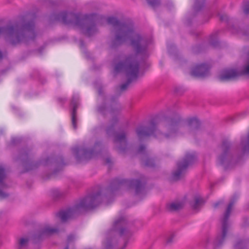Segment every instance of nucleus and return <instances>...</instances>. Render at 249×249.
Wrapping results in <instances>:
<instances>
[{
    "instance_id": "13",
    "label": "nucleus",
    "mask_w": 249,
    "mask_h": 249,
    "mask_svg": "<svg viewBox=\"0 0 249 249\" xmlns=\"http://www.w3.org/2000/svg\"><path fill=\"white\" fill-rule=\"evenodd\" d=\"M218 45V32L215 31L212 33L208 37L207 43H203L201 47L200 45H196L193 48L194 51L198 53L201 51V48L206 49L209 48H215Z\"/></svg>"
},
{
    "instance_id": "30",
    "label": "nucleus",
    "mask_w": 249,
    "mask_h": 249,
    "mask_svg": "<svg viewBox=\"0 0 249 249\" xmlns=\"http://www.w3.org/2000/svg\"><path fill=\"white\" fill-rule=\"evenodd\" d=\"M74 239L75 236L73 234H71L68 235L67 239L66 246H68V247H70V245L74 242Z\"/></svg>"
},
{
    "instance_id": "32",
    "label": "nucleus",
    "mask_w": 249,
    "mask_h": 249,
    "mask_svg": "<svg viewBox=\"0 0 249 249\" xmlns=\"http://www.w3.org/2000/svg\"><path fill=\"white\" fill-rule=\"evenodd\" d=\"M232 205H233V203H231L228 208H227V211L226 212V213L225 214V220L227 219L228 218V217L230 215V213H231V208H232Z\"/></svg>"
},
{
    "instance_id": "34",
    "label": "nucleus",
    "mask_w": 249,
    "mask_h": 249,
    "mask_svg": "<svg viewBox=\"0 0 249 249\" xmlns=\"http://www.w3.org/2000/svg\"><path fill=\"white\" fill-rule=\"evenodd\" d=\"M145 146L143 144H141L138 148L137 152L139 153H142L145 152Z\"/></svg>"
},
{
    "instance_id": "12",
    "label": "nucleus",
    "mask_w": 249,
    "mask_h": 249,
    "mask_svg": "<svg viewBox=\"0 0 249 249\" xmlns=\"http://www.w3.org/2000/svg\"><path fill=\"white\" fill-rule=\"evenodd\" d=\"M102 144L100 142H96L92 148H76L74 149L75 158L78 162L84 160H89L101 154Z\"/></svg>"
},
{
    "instance_id": "3",
    "label": "nucleus",
    "mask_w": 249,
    "mask_h": 249,
    "mask_svg": "<svg viewBox=\"0 0 249 249\" xmlns=\"http://www.w3.org/2000/svg\"><path fill=\"white\" fill-rule=\"evenodd\" d=\"M50 22L61 21L65 24H71L80 27L83 34L90 36L97 32L96 20L93 15L81 18L78 14L65 12L53 13L50 17Z\"/></svg>"
},
{
    "instance_id": "19",
    "label": "nucleus",
    "mask_w": 249,
    "mask_h": 249,
    "mask_svg": "<svg viewBox=\"0 0 249 249\" xmlns=\"http://www.w3.org/2000/svg\"><path fill=\"white\" fill-rule=\"evenodd\" d=\"M206 0H196L194 7L192 16L193 17L201 11L205 7Z\"/></svg>"
},
{
    "instance_id": "15",
    "label": "nucleus",
    "mask_w": 249,
    "mask_h": 249,
    "mask_svg": "<svg viewBox=\"0 0 249 249\" xmlns=\"http://www.w3.org/2000/svg\"><path fill=\"white\" fill-rule=\"evenodd\" d=\"M79 99L78 97L73 96L71 101L70 106L71 107V123L74 129L77 128V110L79 106Z\"/></svg>"
},
{
    "instance_id": "40",
    "label": "nucleus",
    "mask_w": 249,
    "mask_h": 249,
    "mask_svg": "<svg viewBox=\"0 0 249 249\" xmlns=\"http://www.w3.org/2000/svg\"><path fill=\"white\" fill-rule=\"evenodd\" d=\"M106 163L107 164H109L111 163V160L110 158H107L105 160Z\"/></svg>"
},
{
    "instance_id": "14",
    "label": "nucleus",
    "mask_w": 249,
    "mask_h": 249,
    "mask_svg": "<svg viewBox=\"0 0 249 249\" xmlns=\"http://www.w3.org/2000/svg\"><path fill=\"white\" fill-rule=\"evenodd\" d=\"M211 66L208 63L196 65L191 71V74L197 77H204L208 75Z\"/></svg>"
},
{
    "instance_id": "26",
    "label": "nucleus",
    "mask_w": 249,
    "mask_h": 249,
    "mask_svg": "<svg viewBox=\"0 0 249 249\" xmlns=\"http://www.w3.org/2000/svg\"><path fill=\"white\" fill-rule=\"evenodd\" d=\"M28 238H21L18 241V249L25 248L28 246L29 243Z\"/></svg>"
},
{
    "instance_id": "6",
    "label": "nucleus",
    "mask_w": 249,
    "mask_h": 249,
    "mask_svg": "<svg viewBox=\"0 0 249 249\" xmlns=\"http://www.w3.org/2000/svg\"><path fill=\"white\" fill-rule=\"evenodd\" d=\"M140 67L139 62L135 60L133 54L125 56L124 59L114 64V74L117 75L124 72L127 78L126 81L120 86L122 91L126 90L132 82L137 81L139 76Z\"/></svg>"
},
{
    "instance_id": "46",
    "label": "nucleus",
    "mask_w": 249,
    "mask_h": 249,
    "mask_svg": "<svg viewBox=\"0 0 249 249\" xmlns=\"http://www.w3.org/2000/svg\"><path fill=\"white\" fill-rule=\"evenodd\" d=\"M188 23L189 24H191V21H190V19H188Z\"/></svg>"
},
{
    "instance_id": "39",
    "label": "nucleus",
    "mask_w": 249,
    "mask_h": 249,
    "mask_svg": "<svg viewBox=\"0 0 249 249\" xmlns=\"http://www.w3.org/2000/svg\"><path fill=\"white\" fill-rule=\"evenodd\" d=\"M98 93L99 95H102L104 94L103 89L102 87H100L98 89Z\"/></svg>"
},
{
    "instance_id": "28",
    "label": "nucleus",
    "mask_w": 249,
    "mask_h": 249,
    "mask_svg": "<svg viewBox=\"0 0 249 249\" xmlns=\"http://www.w3.org/2000/svg\"><path fill=\"white\" fill-rule=\"evenodd\" d=\"M147 3L153 8L157 7L160 5V0H146Z\"/></svg>"
},
{
    "instance_id": "29",
    "label": "nucleus",
    "mask_w": 249,
    "mask_h": 249,
    "mask_svg": "<svg viewBox=\"0 0 249 249\" xmlns=\"http://www.w3.org/2000/svg\"><path fill=\"white\" fill-rule=\"evenodd\" d=\"M107 110V105L105 103L99 106L98 107V111L103 115H105V111Z\"/></svg>"
},
{
    "instance_id": "17",
    "label": "nucleus",
    "mask_w": 249,
    "mask_h": 249,
    "mask_svg": "<svg viewBox=\"0 0 249 249\" xmlns=\"http://www.w3.org/2000/svg\"><path fill=\"white\" fill-rule=\"evenodd\" d=\"M118 96H112L110 98V113L111 114H117L120 112L122 109L121 106L118 103Z\"/></svg>"
},
{
    "instance_id": "38",
    "label": "nucleus",
    "mask_w": 249,
    "mask_h": 249,
    "mask_svg": "<svg viewBox=\"0 0 249 249\" xmlns=\"http://www.w3.org/2000/svg\"><path fill=\"white\" fill-rule=\"evenodd\" d=\"M244 11L246 14L249 13V3L244 6Z\"/></svg>"
},
{
    "instance_id": "5",
    "label": "nucleus",
    "mask_w": 249,
    "mask_h": 249,
    "mask_svg": "<svg viewBox=\"0 0 249 249\" xmlns=\"http://www.w3.org/2000/svg\"><path fill=\"white\" fill-rule=\"evenodd\" d=\"M181 120V118L178 115L165 118L164 121L169 129L170 133H163L157 131V124L154 120L150 121L148 126L140 125L136 129V133L140 140L144 137L152 135L158 139H168L171 136V133H175L178 131V125Z\"/></svg>"
},
{
    "instance_id": "47",
    "label": "nucleus",
    "mask_w": 249,
    "mask_h": 249,
    "mask_svg": "<svg viewBox=\"0 0 249 249\" xmlns=\"http://www.w3.org/2000/svg\"><path fill=\"white\" fill-rule=\"evenodd\" d=\"M217 205H218V203H217V202H216V203H215L214 204V207L216 208V206H217Z\"/></svg>"
},
{
    "instance_id": "44",
    "label": "nucleus",
    "mask_w": 249,
    "mask_h": 249,
    "mask_svg": "<svg viewBox=\"0 0 249 249\" xmlns=\"http://www.w3.org/2000/svg\"><path fill=\"white\" fill-rule=\"evenodd\" d=\"M64 249H70V247H68V246H66Z\"/></svg>"
},
{
    "instance_id": "11",
    "label": "nucleus",
    "mask_w": 249,
    "mask_h": 249,
    "mask_svg": "<svg viewBox=\"0 0 249 249\" xmlns=\"http://www.w3.org/2000/svg\"><path fill=\"white\" fill-rule=\"evenodd\" d=\"M197 160L195 153H186L176 164L177 169L172 174V179L177 181L183 178L188 169L193 166Z\"/></svg>"
},
{
    "instance_id": "23",
    "label": "nucleus",
    "mask_w": 249,
    "mask_h": 249,
    "mask_svg": "<svg viewBox=\"0 0 249 249\" xmlns=\"http://www.w3.org/2000/svg\"><path fill=\"white\" fill-rule=\"evenodd\" d=\"M6 178V173L5 168L0 165V187L2 188H7V185L4 182Z\"/></svg>"
},
{
    "instance_id": "49",
    "label": "nucleus",
    "mask_w": 249,
    "mask_h": 249,
    "mask_svg": "<svg viewBox=\"0 0 249 249\" xmlns=\"http://www.w3.org/2000/svg\"><path fill=\"white\" fill-rule=\"evenodd\" d=\"M218 243H219V244H220V240L219 239Z\"/></svg>"
},
{
    "instance_id": "2",
    "label": "nucleus",
    "mask_w": 249,
    "mask_h": 249,
    "mask_svg": "<svg viewBox=\"0 0 249 249\" xmlns=\"http://www.w3.org/2000/svg\"><path fill=\"white\" fill-rule=\"evenodd\" d=\"M1 35H3L5 40L13 46L22 43L27 44L34 41L37 35L33 20L0 27Z\"/></svg>"
},
{
    "instance_id": "4",
    "label": "nucleus",
    "mask_w": 249,
    "mask_h": 249,
    "mask_svg": "<svg viewBox=\"0 0 249 249\" xmlns=\"http://www.w3.org/2000/svg\"><path fill=\"white\" fill-rule=\"evenodd\" d=\"M102 193L101 189H98L96 192L80 199L72 207L59 211L56 216L60 218L62 222H66L76 215L93 210L102 202Z\"/></svg>"
},
{
    "instance_id": "24",
    "label": "nucleus",
    "mask_w": 249,
    "mask_h": 249,
    "mask_svg": "<svg viewBox=\"0 0 249 249\" xmlns=\"http://www.w3.org/2000/svg\"><path fill=\"white\" fill-rule=\"evenodd\" d=\"M42 231L44 235H51L58 232L57 229L51 228L50 227H45Z\"/></svg>"
},
{
    "instance_id": "33",
    "label": "nucleus",
    "mask_w": 249,
    "mask_h": 249,
    "mask_svg": "<svg viewBox=\"0 0 249 249\" xmlns=\"http://www.w3.org/2000/svg\"><path fill=\"white\" fill-rule=\"evenodd\" d=\"M228 226L226 223H224L223 226V230H222V238H224L226 235L227 231Z\"/></svg>"
},
{
    "instance_id": "10",
    "label": "nucleus",
    "mask_w": 249,
    "mask_h": 249,
    "mask_svg": "<svg viewBox=\"0 0 249 249\" xmlns=\"http://www.w3.org/2000/svg\"><path fill=\"white\" fill-rule=\"evenodd\" d=\"M127 225V221L124 216H121L116 220L113 225V229L114 231H118L121 236L123 235L127 236L124 239V243L123 247L121 249H124L128 243L129 232L126 228ZM117 243L118 242L115 238H108L107 240L105 249H116Z\"/></svg>"
},
{
    "instance_id": "8",
    "label": "nucleus",
    "mask_w": 249,
    "mask_h": 249,
    "mask_svg": "<svg viewBox=\"0 0 249 249\" xmlns=\"http://www.w3.org/2000/svg\"><path fill=\"white\" fill-rule=\"evenodd\" d=\"M146 184V180L142 178L141 179L130 180L120 179L116 178L112 179L109 186L105 188L104 191L101 190L102 195L103 197H105L107 199L113 198L115 192L124 185H127L129 189L134 190L135 195H139L144 191ZM100 189H102L101 188Z\"/></svg>"
},
{
    "instance_id": "31",
    "label": "nucleus",
    "mask_w": 249,
    "mask_h": 249,
    "mask_svg": "<svg viewBox=\"0 0 249 249\" xmlns=\"http://www.w3.org/2000/svg\"><path fill=\"white\" fill-rule=\"evenodd\" d=\"M185 91V89L181 87H176L174 89V92L178 95H181Z\"/></svg>"
},
{
    "instance_id": "25",
    "label": "nucleus",
    "mask_w": 249,
    "mask_h": 249,
    "mask_svg": "<svg viewBox=\"0 0 249 249\" xmlns=\"http://www.w3.org/2000/svg\"><path fill=\"white\" fill-rule=\"evenodd\" d=\"M51 193L52 197L55 200L59 199L63 197L64 196V193L63 192H60L56 189L52 190Z\"/></svg>"
},
{
    "instance_id": "45",
    "label": "nucleus",
    "mask_w": 249,
    "mask_h": 249,
    "mask_svg": "<svg viewBox=\"0 0 249 249\" xmlns=\"http://www.w3.org/2000/svg\"><path fill=\"white\" fill-rule=\"evenodd\" d=\"M59 101L60 102H62V103H64V100H63L62 99H59Z\"/></svg>"
},
{
    "instance_id": "18",
    "label": "nucleus",
    "mask_w": 249,
    "mask_h": 249,
    "mask_svg": "<svg viewBox=\"0 0 249 249\" xmlns=\"http://www.w3.org/2000/svg\"><path fill=\"white\" fill-rule=\"evenodd\" d=\"M240 74L239 72L234 70H226L220 75V79L221 80L233 79Z\"/></svg>"
},
{
    "instance_id": "37",
    "label": "nucleus",
    "mask_w": 249,
    "mask_h": 249,
    "mask_svg": "<svg viewBox=\"0 0 249 249\" xmlns=\"http://www.w3.org/2000/svg\"><path fill=\"white\" fill-rule=\"evenodd\" d=\"M213 249H216L217 246H218V239L217 237H216L214 240L213 242Z\"/></svg>"
},
{
    "instance_id": "42",
    "label": "nucleus",
    "mask_w": 249,
    "mask_h": 249,
    "mask_svg": "<svg viewBox=\"0 0 249 249\" xmlns=\"http://www.w3.org/2000/svg\"><path fill=\"white\" fill-rule=\"evenodd\" d=\"M17 141V139L14 138L12 140V143L13 144H15L16 143V141Z\"/></svg>"
},
{
    "instance_id": "1",
    "label": "nucleus",
    "mask_w": 249,
    "mask_h": 249,
    "mask_svg": "<svg viewBox=\"0 0 249 249\" xmlns=\"http://www.w3.org/2000/svg\"><path fill=\"white\" fill-rule=\"evenodd\" d=\"M108 24L116 28L114 37L111 41V47L116 49L129 39L130 45L137 54H145L148 50L147 40L139 33L134 34V27L132 22H121L116 17H108Z\"/></svg>"
},
{
    "instance_id": "22",
    "label": "nucleus",
    "mask_w": 249,
    "mask_h": 249,
    "mask_svg": "<svg viewBox=\"0 0 249 249\" xmlns=\"http://www.w3.org/2000/svg\"><path fill=\"white\" fill-rule=\"evenodd\" d=\"M205 203L203 198L199 196H196L194 197V202H190V205L193 210H198Z\"/></svg>"
},
{
    "instance_id": "7",
    "label": "nucleus",
    "mask_w": 249,
    "mask_h": 249,
    "mask_svg": "<svg viewBox=\"0 0 249 249\" xmlns=\"http://www.w3.org/2000/svg\"><path fill=\"white\" fill-rule=\"evenodd\" d=\"M18 159L21 160L24 167V170L21 172V174L36 170L42 164L47 165L50 162L54 163L56 168L54 170L53 173L47 175L46 177H43L44 180L49 179L51 176L62 170V168L67 164L64 162V159L62 156H58L55 158L48 157L41 160H33L26 151H21L19 154Z\"/></svg>"
},
{
    "instance_id": "35",
    "label": "nucleus",
    "mask_w": 249,
    "mask_h": 249,
    "mask_svg": "<svg viewBox=\"0 0 249 249\" xmlns=\"http://www.w3.org/2000/svg\"><path fill=\"white\" fill-rule=\"evenodd\" d=\"M8 196V194L4 193L0 189V197L1 198H5Z\"/></svg>"
},
{
    "instance_id": "27",
    "label": "nucleus",
    "mask_w": 249,
    "mask_h": 249,
    "mask_svg": "<svg viewBox=\"0 0 249 249\" xmlns=\"http://www.w3.org/2000/svg\"><path fill=\"white\" fill-rule=\"evenodd\" d=\"M44 236L45 235L44 233H43L42 231H41L38 233L34 234L33 237L34 243L36 244L40 241L42 240Z\"/></svg>"
},
{
    "instance_id": "48",
    "label": "nucleus",
    "mask_w": 249,
    "mask_h": 249,
    "mask_svg": "<svg viewBox=\"0 0 249 249\" xmlns=\"http://www.w3.org/2000/svg\"><path fill=\"white\" fill-rule=\"evenodd\" d=\"M223 146H227V143H224Z\"/></svg>"
},
{
    "instance_id": "20",
    "label": "nucleus",
    "mask_w": 249,
    "mask_h": 249,
    "mask_svg": "<svg viewBox=\"0 0 249 249\" xmlns=\"http://www.w3.org/2000/svg\"><path fill=\"white\" fill-rule=\"evenodd\" d=\"M142 162L145 167L150 168H155L157 166L155 159L147 155L142 159Z\"/></svg>"
},
{
    "instance_id": "36",
    "label": "nucleus",
    "mask_w": 249,
    "mask_h": 249,
    "mask_svg": "<svg viewBox=\"0 0 249 249\" xmlns=\"http://www.w3.org/2000/svg\"><path fill=\"white\" fill-rule=\"evenodd\" d=\"M174 237V235L171 234L169 237H168L167 238L166 243L170 244V243H172Z\"/></svg>"
},
{
    "instance_id": "16",
    "label": "nucleus",
    "mask_w": 249,
    "mask_h": 249,
    "mask_svg": "<svg viewBox=\"0 0 249 249\" xmlns=\"http://www.w3.org/2000/svg\"><path fill=\"white\" fill-rule=\"evenodd\" d=\"M187 124L188 131L190 133H195L201 127V122L196 117L189 118L187 120Z\"/></svg>"
},
{
    "instance_id": "41",
    "label": "nucleus",
    "mask_w": 249,
    "mask_h": 249,
    "mask_svg": "<svg viewBox=\"0 0 249 249\" xmlns=\"http://www.w3.org/2000/svg\"><path fill=\"white\" fill-rule=\"evenodd\" d=\"M50 4H51L52 6H54V5H56L55 2H53V1H50Z\"/></svg>"
},
{
    "instance_id": "9",
    "label": "nucleus",
    "mask_w": 249,
    "mask_h": 249,
    "mask_svg": "<svg viewBox=\"0 0 249 249\" xmlns=\"http://www.w3.org/2000/svg\"><path fill=\"white\" fill-rule=\"evenodd\" d=\"M118 119L116 116L112 117L111 124L107 127L106 133L108 136L113 135V142L115 144V149L119 153H125L128 150V142L126 133L124 131L115 132V126Z\"/></svg>"
},
{
    "instance_id": "21",
    "label": "nucleus",
    "mask_w": 249,
    "mask_h": 249,
    "mask_svg": "<svg viewBox=\"0 0 249 249\" xmlns=\"http://www.w3.org/2000/svg\"><path fill=\"white\" fill-rule=\"evenodd\" d=\"M184 207V203L182 202H172L166 204V208L168 211L170 212H177Z\"/></svg>"
},
{
    "instance_id": "43",
    "label": "nucleus",
    "mask_w": 249,
    "mask_h": 249,
    "mask_svg": "<svg viewBox=\"0 0 249 249\" xmlns=\"http://www.w3.org/2000/svg\"><path fill=\"white\" fill-rule=\"evenodd\" d=\"M3 58V54L1 51H0V59H2Z\"/></svg>"
}]
</instances>
